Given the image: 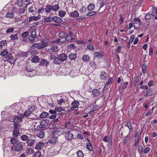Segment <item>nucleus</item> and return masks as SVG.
I'll use <instances>...</instances> for the list:
<instances>
[{"mask_svg":"<svg viewBox=\"0 0 157 157\" xmlns=\"http://www.w3.org/2000/svg\"><path fill=\"white\" fill-rule=\"evenodd\" d=\"M25 70L28 72L27 75L28 76L32 77L35 75V73H33V71H34V69L32 66L28 64L26 67L25 69Z\"/></svg>","mask_w":157,"mask_h":157,"instance_id":"f257e3e1","label":"nucleus"},{"mask_svg":"<svg viewBox=\"0 0 157 157\" xmlns=\"http://www.w3.org/2000/svg\"><path fill=\"white\" fill-rule=\"evenodd\" d=\"M23 145L21 142H18L17 143V144L11 147L12 150L14 149L15 151L17 152H20L23 149Z\"/></svg>","mask_w":157,"mask_h":157,"instance_id":"f03ea898","label":"nucleus"},{"mask_svg":"<svg viewBox=\"0 0 157 157\" xmlns=\"http://www.w3.org/2000/svg\"><path fill=\"white\" fill-rule=\"evenodd\" d=\"M66 35L63 32H61L59 34V38L58 40L56 41L57 42L63 43L66 41Z\"/></svg>","mask_w":157,"mask_h":157,"instance_id":"7ed1b4c3","label":"nucleus"},{"mask_svg":"<svg viewBox=\"0 0 157 157\" xmlns=\"http://www.w3.org/2000/svg\"><path fill=\"white\" fill-rule=\"evenodd\" d=\"M52 18L53 21H54L56 23V24H54L53 25V26H55L57 27L59 25V24L61 23L63 21V20L61 18L57 16L53 17H52Z\"/></svg>","mask_w":157,"mask_h":157,"instance_id":"20e7f679","label":"nucleus"},{"mask_svg":"<svg viewBox=\"0 0 157 157\" xmlns=\"http://www.w3.org/2000/svg\"><path fill=\"white\" fill-rule=\"evenodd\" d=\"M79 105V102L77 101H74L71 104L72 107H71V110L77 111L78 109V106Z\"/></svg>","mask_w":157,"mask_h":157,"instance_id":"39448f33","label":"nucleus"},{"mask_svg":"<svg viewBox=\"0 0 157 157\" xmlns=\"http://www.w3.org/2000/svg\"><path fill=\"white\" fill-rule=\"evenodd\" d=\"M133 26L136 29H138L140 27L141 21L138 17L135 18L134 19Z\"/></svg>","mask_w":157,"mask_h":157,"instance_id":"423d86ee","label":"nucleus"},{"mask_svg":"<svg viewBox=\"0 0 157 157\" xmlns=\"http://www.w3.org/2000/svg\"><path fill=\"white\" fill-rule=\"evenodd\" d=\"M5 58L7 61L11 64H14L16 61V59L13 58L11 53L6 56Z\"/></svg>","mask_w":157,"mask_h":157,"instance_id":"0eeeda50","label":"nucleus"},{"mask_svg":"<svg viewBox=\"0 0 157 157\" xmlns=\"http://www.w3.org/2000/svg\"><path fill=\"white\" fill-rule=\"evenodd\" d=\"M65 137L68 141L72 140L74 138L73 134L70 131H68L65 133Z\"/></svg>","mask_w":157,"mask_h":157,"instance_id":"6e6552de","label":"nucleus"},{"mask_svg":"<svg viewBox=\"0 0 157 157\" xmlns=\"http://www.w3.org/2000/svg\"><path fill=\"white\" fill-rule=\"evenodd\" d=\"M58 56L59 61H61V62H63L66 61L67 58V54L64 53L61 54H59Z\"/></svg>","mask_w":157,"mask_h":157,"instance_id":"1a4fd4ad","label":"nucleus"},{"mask_svg":"<svg viewBox=\"0 0 157 157\" xmlns=\"http://www.w3.org/2000/svg\"><path fill=\"white\" fill-rule=\"evenodd\" d=\"M36 36V32L35 30H33L31 32V35L29 36V39L32 42H34L35 38Z\"/></svg>","mask_w":157,"mask_h":157,"instance_id":"9d476101","label":"nucleus"},{"mask_svg":"<svg viewBox=\"0 0 157 157\" xmlns=\"http://www.w3.org/2000/svg\"><path fill=\"white\" fill-rule=\"evenodd\" d=\"M66 40L69 41H71L75 38V36L74 35L72 32H69V33L66 35Z\"/></svg>","mask_w":157,"mask_h":157,"instance_id":"9b49d317","label":"nucleus"},{"mask_svg":"<svg viewBox=\"0 0 157 157\" xmlns=\"http://www.w3.org/2000/svg\"><path fill=\"white\" fill-rule=\"evenodd\" d=\"M48 64V62L45 59H42L40 61L39 65L41 66L47 67Z\"/></svg>","mask_w":157,"mask_h":157,"instance_id":"f8f14e48","label":"nucleus"},{"mask_svg":"<svg viewBox=\"0 0 157 157\" xmlns=\"http://www.w3.org/2000/svg\"><path fill=\"white\" fill-rule=\"evenodd\" d=\"M33 115V113H31L28 110L26 111L23 114L24 117L30 119H32V116Z\"/></svg>","mask_w":157,"mask_h":157,"instance_id":"ddd939ff","label":"nucleus"},{"mask_svg":"<svg viewBox=\"0 0 157 157\" xmlns=\"http://www.w3.org/2000/svg\"><path fill=\"white\" fill-rule=\"evenodd\" d=\"M57 140V136H53L51 137L48 140V142L51 144H56Z\"/></svg>","mask_w":157,"mask_h":157,"instance_id":"4468645a","label":"nucleus"},{"mask_svg":"<svg viewBox=\"0 0 157 157\" xmlns=\"http://www.w3.org/2000/svg\"><path fill=\"white\" fill-rule=\"evenodd\" d=\"M36 135L37 136L40 138H43L44 135L45 133L41 130H38L36 132Z\"/></svg>","mask_w":157,"mask_h":157,"instance_id":"2eb2a0df","label":"nucleus"},{"mask_svg":"<svg viewBox=\"0 0 157 157\" xmlns=\"http://www.w3.org/2000/svg\"><path fill=\"white\" fill-rule=\"evenodd\" d=\"M77 57L76 53H71L69 56L68 58L70 60H75Z\"/></svg>","mask_w":157,"mask_h":157,"instance_id":"dca6fc26","label":"nucleus"},{"mask_svg":"<svg viewBox=\"0 0 157 157\" xmlns=\"http://www.w3.org/2000/svg\"><path fill=\"white\" fill-rule=\"evenodd\" d=\"M92 93L94 97H98L101 94L100 91L97 89H94L92 91Z\"/></svg>","mask_w":157,"mask_h":157,"instance_id":"f3484780","label":"nucleus"},{"mask_svg":"<svg viewBox=\"0 0 157 157\" xmlns=\"http://www.w3.org/2000/svg\"><path fill=\"white\" fill-rule=\"evenodd\" d=\"M10 142L11 144L14 145L18 142L17 139L14 137H10Z\"/></svg>","mask_w":157,"mask_h":157,"instance_id":"a211bd4d","label":"nucleus"},{"mask_svg":"<svg viewBox=\"0 0 157 157\" xmlns=\"http://www.w3.org/2000/svg\"><path fill=\"white\" fill-rule=\"evenodd\" d=\"M86 140L88 141V142L86 144V148L89 151H92L93 150L92 144L88 139L87 138Z\"/></svg>","mask_w":157,"mask_h":157,"instance_id":"6ab92c4d","label":"nucleus"},{"mask_svg":"<svg viewBox=\"0 0 157 157\" xmlns=\"http://www.w3.org/2000/svg\"><path fill=\"white\" fill-rule=\"evenodd\" d=\"M19 130H13L12 133L13 136L15 137H17L20 136V133Z\"/></svg>","mask_w":157,"mask_h":157,"instance_id":"aec40b11","label":"nucleus"},{"mask_svg":"<svg viewBox=\"0 0 157 157\" xmlns=\"http://www.w3.org/2000/svg\"><path fill=\"white\" fill-rule=\"evenodd\" d=\"M45 12L46 13H50L51 11L52 10V5L51 4L47 5L45 8Z\"/></svg>","mask_w":157,"mask_h":157,"instance_id":"412c9836","label":"nucleus"},{"mask_svg":"<svg viewBox=\"0 0 157 157\" xmlns=\"http://www.w3.org/2000/svg\"><path fill=\"white\" fill-rule=\"evenodd\" d=\"M100 78L101 79L105 80L107 78V74L106 72L105 71H102L101 73Z\"/></svg>","mask_w":157,"mask_h":157,"instance_id":"4be33fe9","label":"nucleus"},{"mask_svg":"<svg viewBox=\"0 0 157 157\" xmlns=\"http://www.w3.org/2000/svg\"><path fill=\"white\" fill-rule=\"evenodd\" d=\"M35 140L32 139H30L29 138L27 141V145L29 146H32L34 144Z\"/></svg>","mask_w":157,"mask_h":157,"instance_id":"5701e85b","label":"nucleus"},{"mask_svg":"<svg viewBox=\"0 0 157 157\" xmlns=\"http://www.w3.org/2000/svg\"><path fill=\"white\" fill-rule=\"evenodd\" d=\"M94 58L97 57L98 59H100L103 57V55L100 52H97L94 53Z\"/></svg>","mask_w":157,"mask_h":157,"instance_id":"b1692460","label":"nucleus"},{"mask_svg":"<svg viewBox=\"0 0 157 157\" xmlns=\"http://www.w3.org/2000/svg\"><path fill=\"white\" fill-rule=\"evenodd\" d=\"M79 13L77 11L75 10L74 12H71L70 15V16L75 18L78 17L79 16Z\"/></svg>","mask_w":157,"mask_h":157,"instance_id":"393cba45","label":"nucleus"},{"mask_svg":"<svg viewBox=\"0 0 157 157\" xmlns=\"http://www.w3.org/2000/svg\"><path fill=\"white\" fill-rule=\"evenodd\" d=\"M13 122L14 123L19 124L22 121V118L21 117H17L14 118L13 119Z\"/></svg>","mask_w":157,"mask_h":157,"instance_id":"a878e982","label":"nucleus"},{"mask_svg":"<svg viewBox=\"0 0 157 157\" xmlns=\"http://www.w3.org/2000/svg\"><path fill=\"white\" fill-rule=\"evenodd\" d=\"M52 11L54 12L57 11L59 9V6L58 4L52 5Z\"/></svg>","mask_w":157,"mask_h":157,"instance_id":"bb28decb","label":"nucleus"},{"mask_svg":"<svg viewBox=\"0 0 157 157\" xmlns=\"http://www.w3.org/2000/svg\"><path fill=\"white\" fill-rule=\"evenodd\" d=\"M6 17L8 18L12 19L14 18V14L12 12H9L6 14Z\"/></svg>","mask_w":157,"mask_h":157,"instance_id":"cd10ccee","label":"nucleus"},{"mask_svg":"<svg viewBox=\"0 0 157 157\" xmlns=\"http://www.w3.org/2000/svg\"><path fill=\"white\" fill-rule=\"evenodd\" d=\"M40 60V58L38 56H34L31 59L32 62L33 63H37Z\"/></svg>","mask_w":157,"mask_h":157,"instance_id":"c85d7f7f","label":"nucleus"},{"mask_svg":"<svg viewBox=\"0 0 157 157\" xmlns=\"http://www.w3.org/2000/svg\"><path fill=\"white\" fill-rule=\"evenodd\" d=\"M29 138L28 136L26 135H22L21 136V139L22 141H27Z\"/></svg>","mask_w":157,"mask_h":157,"instance_id":"c756f323","label":"nucleus"},{"mask_svg":"<svg viewBox=\"0 0 157 157\" xmlns=\"http://www.w3.org/2000/svg\"><path fill=\"white\" fill-rule=\"evenodd\" d=\"M44 145L43 143L40 142L35 146V148L37 150L40 149Z\"/></svg>","mask_w":157,"mask_h":157,"instance_id":"7c9ffc66","label":"nucleus"},{"mask_svg":"<svg viewBox=\"0 0 157 157\" xmlns=\"http://www.w3.org/2000/svg\"><path fill=\"white\" fill-rule=\"evenodd\" d=\"M40 17H38V16H33L30 17L29 18V22H30L32 21H37L38 20L40 19Z\"/></svg>","mask_w":157,"mask_h":157,"instance_id":"2f4dec72","label":"nucleus"},{"mask_svg":"<svg viewBox=\"0 0 157 157\" xmlns=\"http://www.w3.org/2000/svg\"><path fill=\"white\" fill-rule=\"evenodd\" d=\"M14 30V28L13 27L7 28L6 30V33L7 34L12 33L13 32Z\"/></svg>","mask_w":157,"mask_h":157,"instance_id":"473e14b6","label":"nucleus"},{"mask_svg":"<svg viewBox=\"0 0 157 157\" xmlns=\"http://www.w3.org/2000/svg\"><path fill=\"white\" fill-rule=\"evenodd\" d=\"M49 113H48L44 112L40 114L39 117L41 118H45L47 117Z\"/></svg>","mask_w":157,"mask_h":157,"instance_id":"72a5a7b5","label":"nucleus"},{"mask_svg":"<svg viewBox=\"0 0 157 157\" xmlns=\"http://www.w3.org/2000/svg\"><path fill=\"white\" fill-rule=\"evenodd\" d=\"M52 19V17H48L44 18V21L47 23H50L53 21Z\"/></svg>","mask_w":157,"mask_h":157,"instance_id":"f704fd0d","label":"nucleus"},{"mask_svg":"<svg viewBox=\"0 0 157 157\" xmlns=\"http://www.w3.org/2000/svg\"><path fill=\"white\" fill-rule=\"evenodd\" d=\"M10 37L11 39L13 40H16L18 39V33H16L14 35L11 34Z\"/></svg>","mask_w":157,"mask_h":157,"instance_id":"c9c22d12","label":"nucleus"},{"mask_svg":"<svg viewBox=\"0 0 157 157\" xmlns=\"http://www.w3.org/2000/svg\"><path fill=\"white\" fill-rule=\"evenodd\" d=\"M113 78H109V79H108V81L106 83H105L104 88H106V89L108 88V85L112 82V80L113 79Z\"/></svg>","mask_w":157,"mask_h":157,"instance_id":"e433bc0d","label":"nucleus"},{"mask_svg":"<svg viewBox=\"0 0 157 157\" xmlns=\"http://www.w3.org/2000/svg\"><path fill=\"white\" fill-rule=\"evenodd\" d=\"M35 106L34 105H29L28 106V111L31 113H33L35 109Z\"/></svg>","mask_w":157,"mask_h":157,"instance_id":"4c0bfd02","label":"nucleus"},{"mask_svg":"<svg viewBox=\"0 0 157 157\" xmlns=\"http://www.w3.org/2000/svg\"><path fill=\"white\" fill-rule=\"evenodd\" d=\"M95 5L93 4H90L87 7V8L89 11H92L94 8Z\"/></svg>","mask_w":157,"mask_h":157,"instance_id":"58836bf2","label":"nucleus"},{"mask_svg":"<svg viewBox=\"0 0 157 157\" xmlns=\"http://www.w3.org/2000/svg\"><path fill=\"white\" fill-rule=\"evenodd\" d=\"M66 12L62 10H60L58 12L59 15L61 17H64L66 14Z\"/></svg>","mask_w":157,"mask_h":157,"instance_id":"ea45409f","label":"nucleus"},{"mask_svg":"<svg viewBox=\"0 0 157 157\" xmlns=\"http://www.w3.org/2000/svg\"><path fill=\"white\" fill-rule=\"evenodd\" d=\"M48 44L46 43H43L42 44H39L38 43V49H40L42 48L45 47L47 46Z\"/></svg>","mask_w":157,"mask_h":157,"instance_id":"a19ab883","label":"nucleus"},{"mask_svg":"<svg viewBox=\"0 0 157 157\" xmlns=\"http://www.w3.org/2000/svg\"><path fill=\"white\" fill-rule=\"evenodd\" d=\"M28 4H27L25 7H23L22 8H21L19 10L18 12L20 14L24 13L25 11V8L28 5Z\"/></svg>","mask_w":157,"mask_h":157,"instance_id":"79ce46f5","label":"nucleus"},{"mask_svg":"<svg viewBox=\"0 0 157 157\" xmlns=\"http://www.w3.org/2000/svg\"><path fill=\"white\" fill-rule=\"evenodd\" d=\"M83 60L85 62H88L89 61L90 57L88 55L83 56L82 57Z\"/></svg>","mask_w":157,"mask_h":157,"instance_id":"37998d69","label":"nucleus"},{"mask_svg":"<svg viewBox=\"0 0 157 157\" xmlns=\"http://www.w3.org/2000/svg\"><path fill=\"white\" fill-rule=\"evenodd\" d=\"M57 57V56L56 54L54 53H51L50 56L49 57V59L51 60H53L54 59H56V58Z\"/></svg>","mask_w":157,"mask_h":157,"instance_id":"c03bdc74","label":"nucleus"},{"mask_svg":"<svg viewBox=\"0 0 157 157\" xmlns=\"http://www.w3.org/2000/svg\"><path fill=\"white\" fill-rule=\"evenodd\" d=\"M147 92V94H149L150 96H151L154 94L153 90L152 88H150L146 91Z\"/></svg>","mask_w":157,"mask_h":157,"instance_id":"a18cd8bd","label":"nucleus"},{"mask_svg":"<svg viewBox=\"0 0 157 157\" xmlns=\"http://www.w3.org/2000/svg\"><path fill=\"white\" fill-rule=\"evenodd\" d=\"M78 157H83L84 155L82 151L81 150L78 151L77 152Z\"/></svg>","mask_w":157,"mask_h":157,"instance_id":"49530a36","label":"nucleus"},{"mask_svg":"<svg viewBox=\"0 0 157 157\" xmlns=\"http://www.w3.org/2000/svg\"><path fill=\"white\" fill-rule=\"evenodd\" d=\"M152 10V13L151 15L153 16H155L157 14V10L155 7H153Z\"/></svg>","mask_w":157,"mask_h":157,"instance_id":"de8ad7c7","label":"nucleus"},{"mask_svg":"<svg viewBox=\"0 0 157 157\" xmlns=\"http://www.w3.org/2000/svg\"><path fill=\"white\" fill-rule=\"evenodd\" d=\"M53 61V63L55 64H60V63L59 62V60L58 59V57L57 56V57L56 58V59H54Z\"/></svg>","mask_w":157,"mask_h":157,"instance_id":"09e8293b","label":"nucleus"},{"mask_svg":"<svg viewBox=\"0 0 157 157\" xmlns=\"http://www.w3.org/2000/svg\"><path fill=\"white\" fill-rule=\"evenodd\" d=\"M138 152L140 154H142L143 152V148L141 145H139L138 147Z\"/></svg>","mask_w":157,"mask_h":157,"instance_id":"8fccbe9b","label":"nucleus"},{"mask_svg":"<svg viewBox=\"0 0 157 157\" xmlns=\"http://www.w3.org/2000/svg\"><path fill=\"white\" fill-rule=\"evenodd\" d=\"M126 125L130 131L132 130V127L130 121H128L127 122Z\"/></svg>","mask_w":157,"mask_h":157,"instance_id":"3c124183","label":"nucleus"},{"mask_svg":"<svg viewBox=\"0 0 157 157\" xmlns=\"http://www.w3.org/2000/svg\"><path fill=\"white\" fill-rule=\"evenodd\" d=\"M33 7L32 6L30 7L29 9V12L32 13L33 15H34L35 13H36V12L33 9Z\"/></svg>","mask_w":157,"mask_h":157,"instance_id":"603ef678","label":"nucleus"},{"mask_svg":"<svg viewBox=\"0 0 157 157\" xmlns=\"http://www.w3.org/2000/svg\"><path fill=\"white\" fill-rule=\"evenodd\" d=\"M13 127V130H20V125L18 124L14 123Z\"/></svg>","mask_w":157,"mask_h":157,"instance_id":"864d4df0","label":"nucleus"},{"mask_svg":"<svg viewBox=\"0 0 157 157\" xmlns=\"http://www.w3.org/2000/svg\"><path fill=\"white\" fill-rule=\"evenodd\" d=\"M55 110H56V111L59 112H61L62 111H63L65 110V109L64 108L61 107H58L57 108H55Z\"/></svg>","mask_w":157,"mask_h":157,"instance_id":"5fc2aeb1","label":"nucleus"},{"mask_svg":"<svg viewBox=\"0 0 157 157\" xmlns=\"http://www.w3.org/2000/svg\"><path fill=\"white\" fill-rule=\"evenodd\" d=\"M8 54V51L6 50H4L1 52L0 55L2 56H5Z\"/></svg>","mask_w":157,"mask_h":157,"instance_id":"6e6d98bb","label":"nucleus"},{"mask_svg":"<svg viewBox=\"0 0 157 157\" xmlns=\"http://www.w3.org/2000/svg\"><path fill=\"white\" fill-rule=\"evenodd\" d=\"M146 64L144 63L142 67V68L143 70V73H145V71H146Z\"/></svg>","mask_w":157,"mask_h":157,"instance_id":"4d7b16f0","label":"nucleus"},{"mask_svg":"<svg viewBox=\"0 0 157 157\" xmlns=\"http://www.w3.org/2000/svg\"><path fill=\"white\" fill-rule=\"evenodd\" d=\"M128 85V83L127 82H124L123 84V86L122 87V89L123 90L126 89Z\"/></svg>","mask_w":157,"mask_h":157,"instance_id":"13d9d810","label":"nucleus"},{"mask_svg":"<svg viewBox=\"0 0 157 157\" xmlns=\"http://www.w3.org/2000/svg\"><path fill=\"white\" fill-rule=\"evenodd\" d=\"M41 153L39 151H37L36 152L34 155V157H40Z\"/></svg>","mask_w":157,"mask_h":157,"instance_id":"bf43d9fd","label":"nucleus"},{"mask_svg":"<svg viewBox=\"0 0 157 157\" xmlns=\"http://www.w3.org/2000/svg\"><path fill=\"white\" fill-rule=\"evenodd\" d=\"M86 10V8L85 6H82L80 9L79 11L81 13H82L84 12H85Z\"/></svg>","mask_w":157,"mask_h":157,"instance_id":"052dcab7","label":"nucleus"},{"mask_svg":"<svg viewBox=\"0 0 157 157\" xmlns=\"http://www.w3.org/2000/svg\"><path fill=\"white\" fill-rule=\"evenodd\" d=\"M51 50L53 52H57L58 51L57 47L55 46H52L51 48Z\"/></svg>","mask_w":157,"mask_h":157,"instance_id":"680f3d73","label":"nucleus"},{"mask_svg":"<svg viewBox=\"0 0 157 157\" xmlns=\"http://www.w3.org/2000/svg\"><path fill=\"white\" fill-rule=\"evenodd\" d=\"M29 35V33L28 32L26 31L23 32L21 34L22 36L24 38L26 37Z\"/></svg>","mask_w":157,"mask_h":157,"instance_id":"e2e57ef3","label":"nucleus"},{"mask_svg":"<svg viewBox=\"0 0 157 157\" xmlns=\"http://www.w3.org/2000/svg\"><path fill=\"white\" fill-rule=\"evenodd\" d=\"M28 55V53L26 52H22L20 55V56L22 57H27Z\"/></svg>","mask_w":157,"mask_h":157,"instance_id":"0e129e2a","label":"nucleus"},{"mask_svg":"<svg viewBox=\"0 0 157 157\" xmlns=\"http://www.w3.org/2000/svg\"><path fill=\"white\" fill-rule=\"evenodd\" d=\"M17 5L19 7H21L23 5V1L22 0H18L17 1Z\"/></svg>","mask_w":157,"mask_h":157,"instance_id":"69168bd1","label":"nucleus"},{"mask_svg":"<svg viewBox=\"0 0 157 157\" xmlns=\"http://www.w3.org/2000/svg\"><path fill=\"white\" fill-rule=\"evenodd\" d=\"M134 79H135V81H134L133 85V86H135L136 85L137 83L139 81V79L138 78H135Z\"/></svg>","mask_w":157,"mask_h":157,"instance_id":"338daca9","label":"nucleus"},{"mask_svg":"<svg viewBox=\"0 0 157 157\" xmlns=\"http://www.w3.org/2000/svg\"><path fill=\"white\" fill-rule=\"evenodd\" d=\"M96 13V12L93 11L90 12L86 14V16H90L94 15L95 13Z\"/></svg>","mask_w":157,"mask_h":157,"instance_id":"774afa93","label":"nucleus"}]
</instances>
